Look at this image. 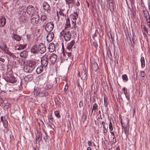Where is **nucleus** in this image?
Masks as SVG:
<instances>
[{
	"label": "nucleus",
	"mask_w": 150,
	"mask_h": 150,
	"mask_svg": "<svg viewBox=\"0 0 150 150\" xmlns=\"http://www.w3.org/2000/svg\"><path fill=\"white\" fill-rule=\"evenodd\" d=\"M38 20L39 25L42 27H44L45 25L47 23V16L46 14H42L40 16L38 14H36Z\"/></svg>",
	"instance_id": "nucleus-1"
},
{
	"label": "nucleus",
	"mask_w": 150,
	"mask_h": 150,
	"mask_svg": "<svg viewBox=\"0 0 150 150\" xmlns=\"http://www.w3.org/2000/svg\"><path fill=\"white\" fill-rule=\"evenodd\" d=\"M78 17V15L77 12H74V13L71 15V18L72 21V28L76 29L77 28L76 21Z\"/></svg>",
	"instance_id": "nucleus-2"
},
{
	"label": "nucleus",
	"mask_w": 150,
	"mask_h": 150,
	"mask_svg": "<svg viewBox=\"0 0 150 150\" xmlns=\"http://www.w3.org/2000/svg\"><path fill=\"white\" fill-rule=\"evenodd\" d=\"M25 8L26 10L27 13L32 17L34 16L35 14H38L37 13L35 7L29 5L27 8L26 7Z\"/></svg>",
	"instance_id": "nucleus-3"
},
{
	"label": "nucleus",
	"mask_w": 150,
	"mask_h": 150,
	"mask_svg": "<svg viewBox=\"0 0 150 150\" xmlns=\"http://www.w3.org/2000/svg\"><path fill=\"white\" fill-rule=\"evenodd\" d=\"M49 53H46L41 58V63L42 66L44 67L47 66L48 64Z\"/></svg>",
	"instance_id": "nucleus-4"
},
{
	"label": "nucleus",
	"mask_w": 150,
	"mask_h": 150,
	"mask_svg": "<svg viewBox=\"0 0 150 150\" xmlns=\"http://www.w3.org/2000/svg\"><path fill=\"white\" fill-rule=\"evenodd\" d=\"M54 27V24L52 22H50L47 23L43 28H45L46 31L48 32H50L53 29Z\"/></svg>",
	"instance_id": "nucleus-5"
},
{
	"label": "nucleus",
	"mask_w": 150,
	"mask_h": 150,
	"mask_svg": "<svg viewBox=\"0 0 150 150\" xmlns=\"http://www.w3.org/2000/svg\"><path fill=\"white\" fill-rule=\"evenodd\" d=\"M38 50L40 53H43L46 51V47L42 43H40L38 47Z\"/></svg>",
	"instance_id": "nucleus-6"
},
{
	"label": "nucleus",
	"mask_w": 150,
	"mask_h": 150,
	"mask_svg": "<svg viewBox=\"0 0 150 150\" xmlns=\"http://www.w3.org/2000/svg\"><path fill=\"white\" fill-rule=\"evenodd\" d=\"M49 54L48 58H49L50 62L52 64H54L57 59V56L54 54H52L51 55H50V54L49 53Z\"/></svg>",
	"instance_id": "nucleus-7"
},
{
	"label": "nucleus",
	"mask_w": 150,
	"mask_h": 150,
	"mask_svg": "<svg viewBox=\"0 0 150 150\" xmlns=\"http://www.w3.org/2000/svg\"><path fill=\"white\" fill-rule=\"evenodd\" d=\"M42 6L44 10L46 12L50 11L51 10L49 4L45 1L43 2Z\"/></svg>",
	"instance_id": "nucleus-8"
},
{
	"label": "nucleus",
	"mask_w": 150,
	"mask_h": 150,
	"mask_svg": "<svg viewBox=\"0 0 150 150\" xmlns=\"http://www.w3.org/2000/svg\"><path fill=\"white\" fill-rule=\"evenodd\" d=\"M64 33V38L65 41H68L69 40L71 37V34L70 31L67 30Z\"/></svg>",
	"instance_id": "nucleus-9"
},
{
	"label": "nucleus",
	"mask_w": 150,
	"mask_h": 150,
	"mask_svg": "<svg viewBox=\"0 0 150 150\" xmlns=\"http://www.w3.org/2000/svg\"><path fill=\"white\" fill-rule=\"evenodd\" d=\"M127 121V125L126 126H122V128L123 129V130L125 132V134H126V135H127L128 133H129V120L128 118L126 119Z\"/></svg>",
	"instance_id": "nucleus-10"
},
{
	"label": "nucleus",
	"mask_w": 150,
	"mask_h": 150,
	"mask_svg": "<svg viewBox=\"0 0 150 150\" xmlns=\"http://www.w3.org/2000/svg\"><path fill=\"white\" fill-rule=\"evenodd\" d=\"M54 34L53 32H50L47 36V40L48 42H51L54 38Z\"/></svg>",
	"instance_id": "nucleus-11"
},
{
	"label": "nucleus",
	"mask_w": 150,
	"mask_h": 150,
	"mask_svg": "<svg viewBox=\"0 0 150 150\" xmlns=\"http://www.w3.org/2000/svg\"><path fill=\"white\" fill-rule=\"evenodd\" d=\"M35 16L36 17L32 18L30 19L31 23L33 25L37 24L38 23V20L37 16Z\"/></svg>",
	"instance_id": "nucleus-12"
},
{
	"label": "nucleus",
	"mask_w": 150,
	"mask_h": 150,
	"mask_svg": "<svg viewBox=\"0 0 150 150\" xmlns=\"http://www.w3.org/2000/svg\"><path fill=\"white\" fill-rule=\"evenodd\" d=\"M144 14L147 23H148L150 22V17L149 12L147 11L146 12L144 13Z\"/></svg>",
	"instance_id": "nucleus-13"
},
{
	"label": "nucleus",
	"mask_w": 150,
	"mask_h": 150,
	"mask_svg": "<svg viewBox=\"0 0 150 150\" xmlns=\"http://www.w3.org/2000/svg\"><path fill=\"white\" fill-rule=\"evenodd\" d=\"M55 49V46L54 44L53 43L50 44L49 46V50L50 52H54Z\"/></svg>",
	"instance_id": "nucleus-14"
},
{
	"label": "nucleus",
	"mask_w": 150,
	"mask_h": 150,
	"mask_svg": "<svg viewBox=\"0 0 150 150\" xmlns=\"http://www.w3.org/2000/svg\"><path fill=\"white\" fill-rule=\"evenodd\" d=\"M70 26L71 25L69 19L67 18L66 20V21L65 24V29L66 30H68L69 29H70Z\"/></svg>",
	"instance_id": "nucleus-15"
},
{
	"label": "nucleus",
	"mask_w": 150,
	"mask_h": 150,
	"mask_svg": "<svg viewBox=\"0 0 150 150\" xmlns=\"http://www.w3.org/2000/svg\"><path fill=\"white\" fill-rule=\"evenodd\" d=\"M1 120L3 123L4 127L6 128L8 127V122L7 120L4 118L3 116L1 117Z\"/></svg>",
	"instance_id": "nucleus-16"
},
{
	"label": "nucleus",
	"mask_w": 150,
	"mask_h": 150,
	"mask_svg": "<svg viewBox=\"0 0 150 150\" xmlns=\"http://www.w3.org/2000/svg\"><path fill=\"white\" fill-rule=\"evenodd\" d=\"M12 38L17 41H19L21 40V37L17 34H13Z\"/></svg>",
	"instance_id": "nucleus-17"
},
{
	"label": "nucleus",
	"mask_w": 150,
	"mask_h": 150,
	"mask_svg": "<svg viewBox=\"0 0 150 150\" xmlns=\"http://www.w3.org/2000/svg\"><path fill=\"white\" fill-rule=\"evenodd\" d=\"M122 90L123 91V93L125 94L126 98L129 101L130 99L129 95V94L127 93V89L123 87L122 88Z\"/></svg>",
	"instance_id": "nucleus-18"
},
{
	"label": "nucleus",
	"mask_w": 150,
	"mask_h": 150,
	"mask_svg": "<svg viewBox=\"0 0 150 150\" xmlns=\"http://www.w3.org/2000/svg\"><path fill=\"white\" fill-rule=\"evenodd\" d=\"M48 93L45 91H40L38 93V96L40 97H42L47 96Z\"/></svg>",
	"instance_id": "nucleus-19"
},
{
	"label": "nucleus",
	"mask_w": 150,
	"mask_h": 150,
	"mask_svg": "<svg viewBox=\"0 0 150 150\" xmlns=\"http://www.w3.org/2000/svg\"><path fill=\"white\" fill-rule=\"evenodd\" d=\"M27 46L26 44H19L17 46V50H20L24 49L25 47H26Z\"/></svg>",
	"instance_id": "nucleus-20"
},
{
	"label": "nucleus",
	"mask_w": 150,
	"mask_h": 150,
	"mask_svg": "<svg viewBox=\"0 0 150 150\" xmlns=\"http://www.w3.org/2000/svg\"><path fill=\"white\" fill-rule=\"evenodd\" d=\"M31 51L33 53H37L38 52L37 46V45L33 46L31 49Z\"/></svg>",
	"instance_id": "nucleus-21"
},
{
	"label": "nucleus",
	"mask_w": 150,
	"mask_h": 150,
	"mask_svg": "<svg viewBox=\"0 0 150 150\" xmlns=\"http://www.w3.org/2000/svg\"><path fill=\"white\" fill-rule=\"evenodd\" d=\"M6 23V19L5 18L3 17L0 19V27L4 26Z\"/></svg>",
	"instance_id": "nucleus-22"
},
{
	"label": "nucleus",
	"mask_w": 150,
	"mask_h": 150,
	"mask_svg": "<svg viewBox=\"0 0 150 150\" xmlns=\"http://www.w3.org/2000/svg\"><path fill=\"white\" fill-rule=\"evenodd\" d=\"M75 42V41L73 40L70 43L68 44L67 47V49L69 50L71 49L74 45Z\"/></svg>",
	"instance_id": "nucleus-23"
},
{
	"label": "nucleus",
	"mask_w": 150,
	"mask_h": 150,
	"mask_svg": "<svg viewBox=\"0 0 150 150\" xmlns=\"http://www.w3.org/2000/svg\"><path fill=\"white\" fill-rule=\"evenodd\" d=\"M43 69L42 66H40L38 67L36 69V71L37 74H40L43 71Z\"/></svg>",
	"instance_id": "nucleus-24"
},
{
	"label": "nucleus",
	"mask_w": 150,
	"mask_h": 150,
	"mask_svg": "<svg viewBox=\"0 0 150 150\" xmlns=\"http://www.w3.org/2000/svg\"><path fill=\"white\" fill-rule=\"evenodd\" d=\"M36 64V62L35 61H31L28 64V65L30 67L33 68V69L34 70L35 68Z\"/></svg>",
	"instance_id": "nucleus-25"
},
{
	"label": "nucleus",
	"mask_w": 150,
	"mask_h": 150,
	"mask_svg": "<svg viewBox=\"0 0 150 150\" xmlns=\"http://www.w3.org/2000/svg\"><path fill=\"white\" fill-rule=\"evenodd\" d=\"M7 48V46L4 42H1L0 43V48L2 50H4L5 48Z\"/></svg>",
	"instance_id": "nucleus-26"
},
{
	"label": "nucleus",
	"mask_w": 150,
	"mask_h": 150,
	"mask_svg": "<svg viewBox=\"0 0 150 150\" xmlns=\"http://www.w3.org/2000/svg\"><path fill=\"white\" fill-rule=\"evenodd\" d=\"M49 122L50 124H51L53 122V117L51 114L50 113L47 116Z\"/></svg>",
	"instance_id": "nucleus-27"
},
{
	"label": "nucleus",
	"mask_w": 150,
	"mask_h": 150,
	"mask_svg": "<svg viewBox=\"0 0 150 150\" xmlns=\"http://www.w3.org/2000/svg\"><path fill=\"white\" fill-rule=\"evenodd\" d=\"M9 81L11 83H15L16 80V79L12 76H11L8 79Z\"/></svg>",
	"instance_id": "nucleus-28"
},
{
	"label": "nucleus",
	"mask_w": 150,
	"mask_h": 150,
	"mask_svg": "<svg viewBox=\"0 0 150 150\" xmlns=\"http://www.w3.org/2000/svg\"><path fill=\"white\" fill-rule=\"evenodd\" d=\"M27 55V52L25 51H23L21 52L20 54V56L21 57L25 58Z\"/></svg>",
	"instance_id": "nucleus-29"
},
{
	"label": "nucleus",
	"mask_w": 150,
	"mask_h": 150,
	"mask_svg": "<svg viewBox=\"0 0 150 150\" xmlns=\"http://www.w3.org/2000/svg\"><path fill=\"white\" fill-rule=\"evenodd\" d=\"M98 106L97 103H94L93 106L92 113H93V111H94L95 112H96V111L98 110Z\"/></svg>",
	"instance_id": "nucleus-30"
},
{
	"label": "nucleus",
	"mask_w": 150,
	"mask_h": 150,
	"mask_svg": "<svg viewBox=\"0 0 150 150\" xmlns=\"http://www.w3.org/2000/svg\"><path fill=\"white\" fill-rule=\"evenodd\" d=\"M141 66L142 68H144L145 66L144 59L143 57H141L140 59Z\"/></svg>",
	"instance_id": "nucleus-31"
},
{
	"label": "nucleus",
	"mask_w": 150,
	"mask_h": 150,
	"mask_svg": "<svg viewBox=\"0 0 150 150\" xmlns=\"http://www.w3.org/2000/svg\"><path fill=\"white\" fill-rule=\"evenodd\" d=\"M66 4L69 6L71 4H74L75 3L74 0H65Z\"/></svg>",
	"instance_id": "nucleus-32"
},
{
	"label": "nucleus",
	"mask_w": 150,
	"mask_h": 150,
	"mask_svg": "<svg viewBox=\"0 0 150 150\" xmlns=\"http://www.w3.org/2000/svg\"><path fill=\"white\" fill-rule=\"evenodd\" d=\"M6 49V48H5L4 50H2L4 52V53L9 55L10 56H12L13 55V53L10 52L8 51V50Z\"/></svg>",
	"instance_id": "nucleus-33"
},
{
	"label": "nucleus",
	"mask_w": 150,
	"mask_h": 150,
	"mask_svg": "<svg viewBox=\"0 0 150 150\" xmlns=\"http://www.w3.org/2000/svg\"><path fill=\"white\" fill-rule=\"evenodd\" d=\"M24 71L26 72H30V68L28 64L25 65L24 68Z\"/></svg>",
	"instance_id": "nucleus-34"
},
{
	"label": "nucleus",
	"mask_w": 150,
	"mask_h": 150,
	"mask_svg": "<svg viewBox=\"0 0 150 150\" xmlns=\"http://www.w3.org/2000/svg\"><path fill=\"white\" fill-rule=\"evenodd\" d=\"M25 20V18L24 16H22L19 19V21L21 24L24 23V21Z\"/></svg>",
	"instance_id": "nucleus-35"
},
{
	"label": "nucleus",
	"mask_w": 150,
	"mask_h": 150,
	"mask_svg": "<svg viewBox=\"0 0 150 150\" xmlns=\"http://www.w3.org/2000/svg\"><path fill=\"white\" fill-rule=\"evenodd\" d=\"M104 105L105 107H106L108 106V98L106 96L104 97Z\"/></svg>",
	"instance_id": "nucleus-36"
},
{
	"label": "nucleus",
	"mask_w": 150,
	"mask_h": 150,
	"mask_svg": "<svg viewBox=\"0 0 150 150\" xmlns=\"http://www.w3.org/2000/svg\"><path fill=\"white\" fill-rule=\"evenodd\" d=\"M93 68L95 71H96L98 69V65L97 63H95L92 65Z\"/></svg>",
	"instance_id": "nucleus-37"
},
{
	"label": "nucleus",
	"mask_w": 150,
	"mask_h": 150,
	"mask_svg": "<svg viewBox=\"0 0 150 150\" xmlns=\"http://www.w3.org/2000/svg\"><path fill=\"white\" fill-rule=\"evenodd\" d=\"M146 74L144 71H141V76L142 77V79H144L146 78Z\"/></svg>",
	"instance_id": "nucleus-38"
},
{
	"label": "nucleus",
	"mask_w": 150,
	"mask_h": 150,
	"mask_svg": "<svg viewBox=\"0 0 150 150\" xmlns=\"http://www.w3.org/2000/svg\"><path fill=\"white\" fill-rule=\"evenodd\" d=\"M54 115L56 117L59 118L60 117V113L58 111H56L54 112Z\"/></svg>",
	"instance_id": "nucleus-39"
},
{
	"label": "nucleus",
	"mask_w": 150,
	"mask_h": 150,
	"mask_svg": "<svg viewBox=\"0 0 150 150\" xmlns=\"http://www.w3.org/2000/svg\"><path fill=\"white\" fill-rule=\"evenodd\" d=\"M122 77L123 80H125V81H128V78L127 75L124 74L122 75Z\"/></svg>",
	"instance_id": "nucleus-40"
},
{
	"label": "nucleus",
	"mask_w": 150,
	"mask_h": 150,
	"mask_svg": "<svg viewBox=\"0 0 150 150\" xmlns=\"http://www.w3.org/2000/svg\"><path fill=\"white\" fill-rule=\"evenodd\" d=\"M109 128L110 129V131H112L113 130V128L112 127V125L111 122V121H110L109 124Z\"/></svg>",
	"instance_id": "nucleus-41"
},
{
	"label": "nucleus",
	"mask_w": 150,
	"mask_h": 150,
	"mask_svg": "<svg viewBox=\"0 0 150 150\" xmlns=\"http://www.w3.org/2000/svg\"><path fill=\"white\" fill-rule=\"evenodd\" d=\"M39 121L40 122V123H39V127H41V128H43V126H44V123L41 120H40Z\"/></svg>",
	"instance_id": "nucleus-42"
},
{
	"label": "nucleus",
	"mask_w": 150,
	"mask_h": 150,
	"mask_svg": "<svg viewBox=\"0 0 150 150\" xmlns=\"http://www.w3.org/2000/svg\"><path fill=\"white\" fill-rule=\"evenodd\" d=\"M42 134L41 133H39L38 134V136L36 138L37 140H38L39 141H40L42 139Z\"/></svg>",
	"instance_id": "nucleus-43"
},
{
	"label": "nucleus",
	"mask_w": 150,
	"mask_h": 150,
	"mask_svg": "<svg viewBox=\"0 0 150 150\" xmlns=\"http://www.w3.org/2000/svg\"><path fill=\"white\" fill-rule=\"evenodd\" d=\"M0 95L1 96L4 97L6 96V93L4 91H1L0 92Z\"/></svg>",
	"instance_id": "nucleus-44"
},
{
	"label": "nucleus",
	"mask_w": 150,
	"mask_h": 150,
	"mask_svg": "<svg viewBox=\"0 0 150 150\" xmlns=\"http://www.w3.org/2000/svg\"><path fill=\"white\" fill-rule=\"evenodd\" d=\"M27 78L29 80L31 81L33 79V76L32 75H29L27 76Z\"/></svg>",
	"instance_id": "nucleus-45"
},
{
	"label": "nucleus",
	"mask_w": 150,
	"mask_h": 150,
	"mask_svg": "<svg viewBox=\"0 0 150 150\" xmlns=\"http://www.w3.org/2000/svg\"><path fill=\"white\" fill-rule=\"evenodd\" d=\"M103 132L104 134H106L107 132V130L105 127H103Z\"/></svg>",
	"instance_id": "nucleus-46"
},
{
	"label": "nucleus",
	"mask_w": 150,
	"mask_h": 150,
	"mask_svg": "<svg viewBox=\"0 0 150 150\" xmlns=\"http://www.w3.org/2000/svg\"><path fill=\"white\" fill-rule=\"evenodd\" d=\"M45 135L44 137V139L45 140V141H47V140L48 139L46 133H45Z\"/></svg>",
	"instance_id": "nucleus-47"
},
{
	"label": "nucleus",
	"mask_w": 150,
	"mask_h": 150,
	"mask_svg": "<svg viewBox=\"0 0 150 150\" xmlns=\"http://www.w3.org/2000/svg\"><path fill=\"white\" fill-rule=\"evenodd\" d=\"M63 11H62L61 10H60V11L59 12V13L60 14V15L63 16H64V14L63 13Z\"/></svg>",
	"instance_id": "nucleus-48"
},
{
	"label": "nucleus",
	"mask_w": 150,
	"mask_h": 150,
	"mask_svg": "<svg viewBox=\"0 0 150 150\" xmlns=\"http://www.w3.org/2000/svg\"><path fill=\"white\" fill-rule=\"evenodd\" d=\"M117 142L116 138L115 137H114L113 138L112 142L113 143H115Z\"/></svg>",
	"instance_id": "nucleus-49"
},
{
	"label": "nucleus",
	"mask_w": 150,
	"mask_h": 150,
	"mask_svg": "<svg viewBox=\"0 0 150 150\" xmlns=\"http://www.w3.org/2000/svg\"><path fill=\"white\" fill-rule=\"evenodd\" d=\"M79 106L81 108L83 106V103L82 101H80L79 103Z\"/></svg>",
	"instance_id": "nucleus-50"
},
{
	"label": "nucleus",
	"mask_w": 150,
	"mask_h": 150,
	"mask_svg": "<svg viewBox=\"0 0 150 150\" xmlns=\"http://www.w3.org/2000/svg\"><path fill=\"white\" fill-rule=\"evenodd\" d=\"M92 143L91 141H88V144L89 146H92Z\"/></svg>",
	"instance_id": "nucleus-51"
},
{
	"label": "nucleus",
	"mask_w": 150,
	"mask_h": 150,
	"mask_svg": "<svg viewBox=\"0 0 150 150\" xmlns=\"http://www.w3.org/2000/svg\"><path fill=\"white\" fill-rule=\"evenodd\" d=\"M11 105L9 104H6L5 105L4 107H5L6 108H8V107H9L10 105Z\"/></svg>",
	"instance_id": "nucleus-52"
},
{
	"label": "nucleus",
	"mask_w": 150,
	"mask_h": 150,
	"mask_svg": "<svg viewBox=\"0 0 150 150\" xmlns=\"http://www.w3.org/2000/svg\"><path fill=\"white\" fill-rule=\"evenodd\" d=\"M143 29L144 30L145 32L147 33L148 31L147 30V28L146 27H143Z\"/></svg>",
	"instance_id": "nucleus-53"
},
{
	"label": "nucleus",
	"mask_w": 150,
	"mask_h": 150,
	"mask_svg": "<svg viewBox=\"0 0 150 150\" xmlns=\"http://www.w3.org/2000/svg\"><path fill=\"white\" fill-rule=\"evenodd\" d=\"M109 5L110 7H113V3L112 2H111L110 3H109Z\"/></svg>",
	"instance_id": "nucleus-54"
},
{
	"label": "nucleus",
	"mask_w": 150,
	"mask_h": 150,
	"mask_svg": "<svg viewBox=\"0 0 150 150\" xmlns=\"http://www.w3.org/2000/svg\"><path fill=\"white\" fill-rule=\"evenodd\" d=\"M0 61L2 62H4L5 61V60L3 58H0Z\"/></svg>",
	"instance_id": "nucleus-55"
},
{
	"label": "nucleus",
	"mask_w": 150,
	"mask_h": 150,
	"mask_svg": "<svg viewBox=\"0 0 150 150\" xmlns=\"http://www.w3.org/2000/svg\"><path fill=\"white\" fill-rule=\"evenodd\" d=\"M47 127L48 128H50V129H53V128H52V127L51 126V125H48Z\"/></svg>",
	"instance_id": "nucleus-56"
},
{
	"label": "nucleus",
	"mask_w": 150,
	"mask_h": 150,
	"mask_svg": "<svg viewBox=\"0 0 150 150\" xmlns=\"http://www.w3.org/2000/svg\"><path fill=\"white\" fill-rule=\"evenodd\" d=\"M28 66H29V65H28ZM29 68H30V72H31L33 71V68L30 67V66H29Z\"/></svg>",
	"instance_id": "nucleus-57"
},
{
	"label": "nucleus",
	"mask_w": 150,
	"mask_h": 150,
	"mask_svg": "<svg viewBox=\"0 0 150 150\" xmlns=\"http://www.w3.org/2000/svg\"><path fill=\"white\" fill-rule=\"evenodd\" d=\"M76 4L77 6H80V5L79 2V1H77Z\"/></svg>",
	"instance_id": "nucleus-58"
},
{
	"label": "nucleus",
	"mask_w": 150,
	"mask_h": 150,
	"mask_svg": "<svg viewBox=\"0 0 150 150\" xmlns=\"http://www.w3.org/2000/svg\"><path fill=\"white\" fill-rule=\"evenodd\" d=\"M3 102V100L2 98L0 97V103H2Z\"/></svg>",
	"instance_id": "nucleus-59"
},
{
	"label": "nucleus",
	"mask_w": 150,
	"mask_h": 150,
	"mask_svg": "<svg viewBox=\"0 0 150 150\" xmlns=\"http://www.w3.org/2000/svg\"><path fill=\"white\" fill-rule=\"evenodd\" d=\"M110 133L112 134V135L114 136V137H115V134L114 133L112 132V131H110Z\"/></svg>",
	"instance_id": "nucleus-60"
},
{
	"label": "nucleus",
	"mask_w": 150,
	"mask_h": 150,
	"mask_svg": "<svg viewBox=\"0 0 150 150\" xmlns=\"http://www.w3.org/2000/svg\"><path fill=\"white\" fill-rule=\"evenodd\" d=\"M102 124L103 125V127H105V123L104 122H102Z\"/></svg>",
	"instance_id": "nucleus-61"
},
{
	"label": "nucleus",
	"mask_w": 150,
	"mask_h": 150,
	"mask_svg": "<svg viewBox=\"0 0 150 150\" xmlns=\"http://www.w3.org/2000/svg\"><path fill=\"white\" fill-rule=\"evenodd\" d=\"M87 150H92L91 148L90 147H88L87 149Z\"/></svg>",
	"instance_id": "nucleus-62"
},
{
	"label": "nucleus",
	"mask_w": 150,
	"mask_h": 150,
	"mask_svg": "<svg viewBox=\"0 0 150 150\" xmlns=\"http://www.w3.org/2000/svg\"><path fill=\"white\" fill-rule=\"evenodd\" d=\"M33 150H39V149L37 148L34 147Z\"/></svg>",
	"instance_id": "nucleus-63"
},
{
	"label": "nucleus",
	"mask_w": 150,
	"mask_h": 150,
	"mask_svg": "<svg viewBox=\"0 0 150 150\" xmlns=\"http://www.w3.org/2000/svg\"><path fill=\"white\" fill-rule=\"evenodd\" d=\"M147 24L148 25L149 27L150 28V22H149L148 23H147Z\"/></svg>",
	"instance_id": "nucleus-64"
}]
</instances>
